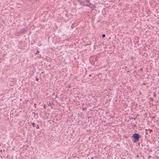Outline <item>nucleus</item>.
Here are the masks:
<instances>
[{"instance_id": "11", "label": "nucleus", "mask_w": 159, "mask_h": 159, "mask_svg": "<svg viewBox=\"0 0 159 159\" xmlns=\"http://www.w3.org/2000/svg\"><path fill=\"white\" fill-rule=\"evenodd\" d=\"M156 93H153V96H156Z\"/></svg>"}, {"instance_id": "1", "label": "nucleus", "mask_w": 159, "mask_h": 159, "mask_svg": "<svg viewBox=\"0 0 159 159\" xmlns=\"http://www.w3.org/2000/svg\"><path fill=\"white\" fill-rule=\"evenodd\" d=\"M85 6L88 7L92 10H93L96 7V6L95 5L92 4L90 2H89L88 4H86L85 5Z\"/></svg>"}, {"instance_id": "15", "label": "nucleus", "mask_w": 159, "mask_h": 159, "mask_svg": "<svg viewBox=\"0 0 159 159\" xmlns=\"http://www.w3.org/2000/svg\"><path fill=\"white\" fill-rule=\"evenodd\" d=\"M143 70V69H141V70Z\"/></svg>"}, {"instance_id": "16", "label": "nucleus", "mask_w": 159, "mask_h": 159, "mask_svg": "<svg viewBox=\"0 0 159 159\" xmlns=\"http://www.w3.org/2000/svg\"><path fill=\"white\" fill-rule=\"evenodd\" d=\"M143 70V69H141V70Z\"/></svg>"}, {"instance_id": "10", "label": "nucleus", "mask_w": 159, "mask_h": 159, "mask_svg": "<svg viewBox=\"0 0 159 159\" xmlns=\"http://www.w3.org/2000/svg\"><path fill=\"white\" fill-rule=\"evenodd\" d=\"M39 51L38 50H37V51H36V53H35L37 54V53H39Z\"/></svg>"}, {"instance_id": "13", "label": "nucleus", "mask_w": 159, "mask_h": 159, "mask_svg": "<svg viewBox=\"0 0 159 159\" xmlns=\"http://www.w3.org/2000/svg\"><path fill=\"white\" fill-rule=\"evenodd\" d=\"M135 118H136V117L135 118H132V119H134V120H135Z\"/></svg>"}, {"instance_id": "18", "label": "nucleus", "mask_w": 159, "mask_h": 159, "mask_svg": "<svg viewBox=\"0 0 159 159\" xmlns=\"http://www.w3.org/2000/svg\"><path fill=\"white\" fill-rule=\"evenodd\" d=\"M158 125H159V123L158 124Z\"/></svg>"}, {"instance_id": "5", "label": "nucleus", "mask_w": 159, "mask_h": 159, "mask_svg": "<svg viewBox=\"0 0 159 159\" xmlns=\"http://www.w3.org/2000/svg\"><path fill=\"white\" fill-rule=\"evenodd\" d=\"M80 5L84 6V2H80Z\"/></svg>"}, {"instance_id": "17", "label": "nucleus", "mask_w": 159, "mask_h": 159, "mask_svg": "<svg viewBox=\"0 0 159 159\" xmlns=\"http://www.w3.org/2000/svg\"><path fill=\"white\" fill-rule=\"evenodd\" d=\"M122 159H124V158H122Z\"/></svg>"}, {"instance_id": "7", "label": "nucleus", "mask_w": 159, "mask_h": 159, "mask_svg": "<svg viewBox=\"0 0 159 159\" xmlns=\"http://www.w3.org/2000/svg\"><path fill=\"white\" fill-rule=\"evenodd\" d=\"M102 37L103 38L105 37V34H102Z\"/></svg>"}, {"instance_id": "8", "label": "nucleus", "mask_w": 159, "mask_h": 159, "mask_svg": "<svg viewBox=\"0 0 159 159\" xmlns=\"http://www.w3.org/2000/svg\"><path fill=\"white\" fill-rule=\"evenodd\" d=\"M150 100L152 101H153L154 100H153V98H150Z\"/></svg>"}, {"instance_id": "6", "label": "nucleus", "mask_w": 159, "mask_h": 159, "mask_svg": "<svg viewBox=\"0 0 159 159\" xmlns=\"http://www.w3.org/2000/svg\"><path fill=\"white\" fill-rule=\"evenodd\" d=\"M86 2L88 3H89V2H90V0H85Z\"/></svg>"}, {"instance_id": "2", "label": "nucleus", "mask_w": 159, "mask_h": 159, "mask_svg": "<svg viewBox=\"0 0 159 159\" xmlns=\"http://www.w3.org/2000/svg\"><path fill=\"white\" fill-rule=\"evenodd\" d=\"M136 140H138L139 139V135L136 134H134L132 136Z\"/></svg>"}, {"instance_id": "3", "label": "nucleus", "mask_w": 159, "mask_h": 159, "mask_svg": "<svg viewBox=\"0 0 159 159\" xmlns=\"http://www.w3.org/2000/svg\"><path fill=\"white\" fill-rule=\"evenodd\" d=\"M32 126L33 127V128H35L37 129L39 128V125L35 123H32Z\"/></svg>"}, {"instance_id": "4", "label": "nucleus", "mask_w": 159, "mask_h": 159, "mask_svg": "<svg viewBox=\"0 0 159 159\" xmlns=\"http://www.w3.org/2000/svg\"><path fill=\"white\" fill-rule=\"evenodd\" d=\"M25 31L26 30L24 29H23L20 31L19 34H22L23 33H24Z\"/></svg>"}, {"instance_id": "14", "label": "nucleus", "mask_w": 159, "mask_h": 159, "mask_svg": "<svg viewBox=\"0 0 159 159\" xmlns=\"http://www.w3.org/2000/svg\"><path fill=\"white\" fill-rule=\"evenodd\" d=\"M80 0H78V2H80Z\"/></svg>"}, {"instance_id": "12", "label": "nucleus", "mask_w": 159, "mask_h": 159, "mask_svg": "<svg viewBox=\"0 0 159 159\" xmlns=\"http://www.w3.org/2000/svg\"><path fill=\"white\" fill-rule=\"evenodd\" d=\"M36 80L37 81H38V80H39V79L38 78H36Z\"/></svg>"}, {"instance_id": "9", "label": "nucleus", "mask_w": 159, "mask_h": 159, "mask_svg": "<svg viewBox=\"0 0 159 159\" xmlns=\"http://www.w3.org/2000/svg\"><path fill=\"white\" fill-rule=\"evenodd\" d=\"M131 59H132V60H133L134 59V57L132 56L131 57Z\"/></svg>"}]
</instances>
